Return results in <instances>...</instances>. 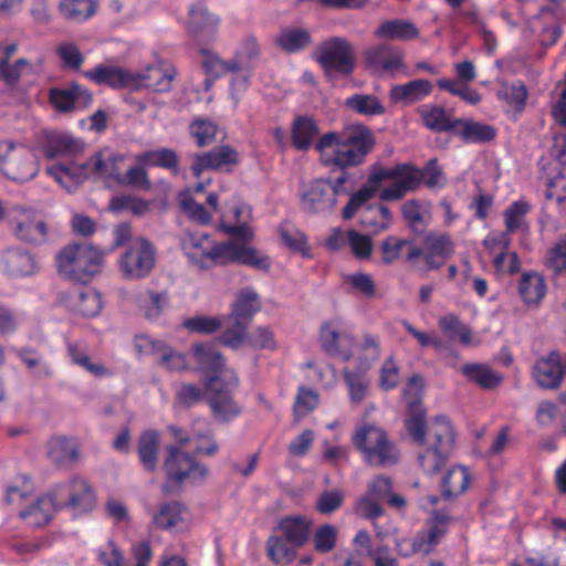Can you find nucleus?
<instances>
[{
	"label": "nucleus",
	"instance_id": "bf43d9fd",
	"mask_svg": "<svg viewBox=\"0 0 566 566\" xmlns=\"http://www.w3.org/2000/svg\"><path fill=\"white\" fill-rule=\"evenodd\" d=\"M510 242L511 240L506 234L501 235L502 251L494 256L493 264L499 272L514 274L520 271L521 263L517 253L509 251Z\"/></svg>",
	"mask_w": 566,
	"mask_h": 566
},
{
	"label": "nucleus",
	"instance_id": "4be33fe9",
	"mask_svg": "<svg viewBox=\"0 0 566 566\" xmlns=\"http://www.w3.org/2000/svg\"><path fill=\"white\" fill-rule=\"evenodd\" d=\"M424 380L416 374L412 375L402 388V398L407 405L406 424H426V409L422 405Z\"/></svg>",
	"mask_w": 566,
	"mask_h": 566
},
{
	"label": "nucleus",
	"instance_id": "7ed1b4c3",
	"mask_svg": "<svg viewBox=\"0 0 566 566\" xmlns=\"http://www.w3.org/2000/svg\"><path fill=\"white\" fill-rule=\"evenodd\" d=\"M342 197L347 198L343 218L349 220L354 217V177L350 172L340 175L333 184L323 179L313 181L302 193V207L312 213L326 212Z\"/></svg>",
	"mask_w": 566,
	"mask_h": 566
},
{
	"label": "nucleus",
	"instance_id": "c9c22d12",
	"mask_svg": "<svg viewBox=\"0 0 566 566\" xmlns=\"http://www.w3.org/2000/svg\"><path fill=\"white\" fill-rule=\"evenodd\" d=\"M453 135L459 136L465 144H483L495 138L496 129L489 124L458 118Z\"/></svg>",
	"mask_w": 566,
	"mask_h": 566
},
{
	"label": "nucleus",
	"instance_id": "49530a36",
	"mask_svg": "<svg viewBox=\"0 0 566 566\" xmlns=\"http://www.w3.org/2000/svg\"><path fill=\"white\" fill-rule=\"evenodd\" d=\"M470 472L467 467H451L442 479V492L448 499L457 497L462 494L469 486Z\"/></svg>",
	"mask_w": 566,
	"mask_h": 566
},
{
	"label": "nucleus",
	"instance_id": "aec40b11",
	"mask_svg": "<svg viewBox=\"0 0 566 566\" xmlns=\"http://www.w3.org/2000/svg\"><path fill=\"white\" fill-rule=\"evenodd\" d=\"M252 220V210L247 203L240 202L221 217V229L224 233L240 240L249 242L253 239L254 232L250 227Z\"/></svg>",
	"mask_w": 566,
	"mask_h": 566
},
{
	"label": "nucleus",
	"instance_id": "052dcab7",
	"mask_svg": "<svg viewBox=\"0 0 566 566\" xmlns=\"http://www.w3.org/2000/svg\"><path fill=\"white\" fill-rule=\"evenodd\" d=\"M531 206L524 200H517L511 203L504 211V222L506 231L504 234L509 237L521 230L525 222V217L530 212Z\"/></svg>",
	"mask_w": 566,
	"mask_h": 566
},
{
	"label": "nucleus",
	"instance_id": "3c124183",
	"mask_svg": "<svg viewBox=\"0 0 566 566\" xmlns=\"http://www.w3.org/2000/svg\"><path fill=\"white\" fill-rule=\"evenodd\" d=\"M277 44L287 53H296L308 46L311 34L305 29L285 28L277 36Z\"/></svg>",
	"mask_w": 566,
	"mask_h": 566
},
{
	"label": "nucleus",
	"instance_id": "9d476101",
	"mask_svg": "<svg viewBox=\"0 0 566 566\" xmlns=\"http://www.w3.org/2000/svg\"><path fill=\"white\" fill-rule=\"evenodd\" d=\"M240 263L255 268L258 270H269L271 266L270 259L255 250L234 241L222 243H213L212 253L210 255L209 268L217 264Z\"/></svg>",
	"mask_w": 566,
	"mask_h": 566
},
{
	"label": "nucleus",
	"instance_id": "8fccbe9b",
	"mask_svg": "<svg viewBox=\"0 0 566 566\" xmlns=\"http://www.w3.org/2000/svg\"><path fill=\"white\" fill-rule=\"evenodd\" d=\"M461 371L470 381L484 389H493L502 381L501 375L483 364H467L462 367Z\"/></svg>",
	"mask_w": 566,
	"mask_h": 566
},
{
	"label": "nucleus",
	"instance_id": "4d7b16f0",
	"mask_svg": "<svg viewBox=\"0 0 566 566\" xmlns=\"http://www.w3.org/2000/svg\"><path fill=\"white\" fill-rule=\"evenodd\" d=\"M109 209L116 213L129 211L134 216L140 217L150 210V202L132 195H120L111 199Z\"/></svg>",
	"mask_w": 566,
	"mask_h": 566
},
{
	"label": "nucleus",
	"instance_id": "e433bc0d",
	"mask_svg": "<svg viewBox=\"0 0 566 566\" xmlns=\"http://www.w3.org/2000/svg\"><path fill=\"white\" fill-rule=\"evenodd\" d=\"M170 428L174 439L180 444V447H185L189 453L192 452L195 454L211 457L219 450L217 442L208 434H196L190 437L188 432L185 431V427Z\"/></svg>",
	"mask_w": 566,
	"mask_h": 566
},
{
	"label": "nucleus",
	"instance_id": "f257e3e1",
	"mask_svg": "<svg viewBox=\"0 0 566 566\" xmlns=\"http://www.w3.org/2000/svg\"><path fill=\"white\" fill-rule=\"evenodd\" d=\"M192 353L213 416L219 421H233L242 412V406L234 399L239 387L237 373L226 366L222 355L211 343L196 344Z\"/></svg>",
	"mask_w": 566,
	"mask_h": 566
},
{
	"label": "nucleus",
	"instance_id": "2f4dec72",
	"mask_svg": "<svg viewBox=\"0 0 566 566\" xmlns=\"http://www.w3.org/2000/svg\"><path fill=\"white\" fill-rule=\"evenodd\" d=\"M214 241L205 233H190L182 240V250L200 269H208Z\"/></svg>",
	"mask_w": 566,
	"mask_h": 566
},
{
	"label": "nucleus",
	"instance_id": "69168bd1",
	"mask_svg": "<svg viewBox=\"0 0 566 566\" xmlns=\"http://www.w3.org/2000/svg\"><path fill=\"white\" fill-rule=\"evenodd\" d=\"M440 329L451 338L458 337L464 345L471 343V329L464 325L457 315L447 314L439 319Z\"/></svg>",
	"mask_w": 566,
	"mask_h": 566
},
{
	"label": "nucleus",
	"instance_id": "f704fd0d",
	"mask_svg": "<svg viewBox=\"0 0 566 566\" xmlns=\"http://www.w3.org/2000/svg\"><path fill=\"white\" fill-rule=\"evenodd\" d=\"M426 128L433 133H452L457 127V119L440 105H423L418 109Z\"/></svg>",
	"mask_w": 566,
	"mask_h": 566
},
{
	"label": "nucleus",
	"instance_id": "72a5a7b5",
	"mask_svg": "<svg viewBox=\"0 0 566 566\" xmlns=\"http://www.w3.org/2000/svg\"><path fill=\"white\" fill-rule=\"evenodd\" d=\"M134 75L136 81L133 88L146 87L155 92H167L171 87L176 71L174 69L151 65L143 72H134Z\"/></svg>",
	"mask_w": 566,
	"mask_h": 566
},
{
	"label": "nucleus",
	"instance_id": "a18cd8bd",
	"mask_svg": "<svg viewBox=\"0 0 566 566\" xmlns=\"http://www.w3.org/2000/svg\"><path fill=\"white\" fill-rule=\"evenodd\" d=\"M203 189L205 184L198 182L193 189H186L179 192L178 202L191 220L200 224H208L211 221V213L191 197L192 192H201Z\"/></svg>",
	"mask_w": 566,
	"mask_h": 566
},
{
	"label": "nucleus",
	"instance_id": "a211bd4d",
	"mask_svg": "<svg viewBox=\"0 0 566 566\" xmlns=\"http://www.w3.org/2000/svg\"><path fill=\"white\" fill-rule=\"evenodd\" d=\"M60 511L55 501L52 489L38 496L19 512V517L27 526L32 528H42L46 526L53 518L54 513Z\"/></svg>",
	"mask_w": 566,
	"mask_h": 566
},
{
	"label": "nucleus",
	"instance_id": "473e14b6",
	"mask_svg": "<svg viewBox=\"0 0 566 566\" xmlns=\"http://www.w3.org/2000/svg\"><path fill=\"white\" fill-rule=\"evenodd\" d=\"M433 85L429 80L417 78L391 86L389 98L392 103L415 104L431 94Z\"/></svg>",
	"mask_w": 566,
	"mask_h": 566
},
{
	"label": "nucleus",
	"instance_id": "423d86ee",
	"mask_svg": "<svg viewBox=\"0 0 566 566\" xmlns=\"http://www.w3.org/2000/svg\"><path fill=\"white\" fill-rule=\"evenodd\" d=\"M321 163L332 170L346 169L354 166V127L347 125L340 130L324 134L315 144Z\"/></svg>",
	"mask_w": 566,
	"mask_h": 566
},
{
	"label": "nucleus",
	"instance_id": "a878e982",
	"mask_svg": "<svg viewBox=\"0 0 566 566\" xmlns=\"http://www.w3.org/2000/svg\"><path fill=\"white\" fill-rule=\"evenodd\" d=\"M6 272L13 277H27L39 271L35 256L21 248L8 249L2 255Z\"/></svg>",
	"mask_w": 566,
	"mask_h": 566
},
{
	"label": "nucleus",
	"instance_id": "0eeeda50",
	"mask_svg": "<svg viewBox=\"0 0 566 566\" xmlns=\"http://www.w3.org/2000/svg\"><path fill=\"white\" fill-rule=\"evenodd\" d=\"M38 155L34 149L10 140L0 143V171L15 182H27L39 174Z\"/></svg>",
	"mask_w": 566,
	"mask_h": 566
},
{
	"label": "nucleus",
	"instance_id": "f8f14e48",
	"mask_svg": "<svg viewBox=\"0 0 566 566\" xmlns=\"http://www.w3.org/2000/svg\"><path fill=\"white\" fill-rule=\"evenodd\" d=\"M9 223L14 235L23 242L43 244L49 239V228L33 209L14 207L8 212Z\"/></svg>",
	"mask_w": 566,
	"mask_h": 566
},
{
	"label": "nucleus",
	"instance_id": "603ef678",
	"mask_svg": "<svg viewBox=\"0 0 566 566\" xmlns=\"http://www.w3.org/2000/svg\"><path fill=\"white\" fill-rule=\"evenodd\" d=\"M135 159L140 166H158L177 171L178 157L176 151L169 148L144 151Z\"/></svg>",
	"mask_w": 566,
	"mask_h": 566
},
{
	"label": "nucleus",
	"instance_id": "bb28decb",
	"mask_svg": "<svg viewBox=\"0 0 566 566\" xmlns=\"http://www.w3.org/2000/svg\"><path fill=\"white\" fill-rule=\"evenodd\" d=\"M219 22V18L210 13L203 2H197L189 9V31L197 40H212Z\"/></svg>",
	"mask_w": 566,
	"mask_h": 566
},
{
	"label": "nucleus",
	"instance_id": "6e6d98bb",
	"mask_svg": "<svg viewBox=\"0 0 566 566\" xmlns=\"http://www.w3.org/2000/svg\"><path fill=\"white\" fill-rule=\"evenodd\" d=\"M60 11L66 19L82 22L95 13L96 2L94 0H62Z\"/></svg>",
	"mask_w": 566,
	"mask_h": 566
},
{
	"label": "nucleus",
	"instance_id": "5701e85b",
	"mask_svg": "<svg viewBox=\"0 0 566 566\" xmlns=\"http://www.w3.org/2000/svg\"><path fill=\"white\" fill-rule=\"evenodd\" d=\"M239 161L238 151L227 145L219 146L212 150L195 156L191 170L195 177L209 169L221 170L234 166Z\"/></svg>",
	"mask_w": 566,
	"mask_h": 566
},
{
	"label": "nucleus",
	"instance_id": "58836bf2",
	"mask_svg": "<svg viewBox=\"0 0 566 566\" xmlns=\"http://www.w3.org/2000/svg\"><path fill=\"white\" fill-rule=\"evenodd\" d=\"M402 217L413 233H422L431 220L430 203L409 199L401 207Z\"/></svg>",
	"mask_w": 566,
	"mask_h": 566
},
{
	"label": "nucleus",
	"instance_id": "09e8293b",
	"mask_svg": "<svg viewBox=\"0 0 566 566\" xmlns=\"http://www.w3.org/2000/svg\"><path fill=\"white\" fill-rule=\"evenodd\" d=\"M159 436L155 430H146L139 438L138 457L147 471H154L158 460Z\"/></svg>",
	"mask_w": 566,
	"mask_h": 566
},
{
	"label": "nucleus",
	"instance_id": "13d9d810",
	"mask_svg": "<svg viewBox=\"0 0 566 566\" xmlns=\"http://www.w3.org/2000/svg\"><path fill=\"white\" fill-rule=\"evenodd\" d=\"M182 509L179 502H166L154 515L153 522L160 530H171L182 521Z\"/></svg>",
	"mask_w": 566,
	"mask_h": 566
},
{
	"label": "nucleus",
	"instance_id": "9b49d317",
	"mask_svg": "<svg viewBox=\"0 0 566 566\" xmlns=\"http://www.w3.org/2000/svg\"><path fill=\"white\" fill-rule=\"evenodd\" d=\"M379 178L392 180V182L380 190L381 201H398L407 193L417 191L420 185V168L412 164H398L391 168H382Z\"/></svg>",
	"mask_w": 566,
	"mask_h": 566
},
{
	"label": "nucleus",
	"instance_id": "f3484780",
	"mask_svg": "<svg viewBox=\"0 0 566 566\" xmlns=\"http://www.w3.org/2000/svg\"><path fill=\"white\" fill-rule=\"evenodd\" d=\"M365 67L373 74L395 77L398 73L405 72V53L395 46L379 45L368 50L364 56Z\"/></svg>",
	"mask_w": 566,
	"mask_h": 566
},
{
	"label": "nucleus",
	"instance_id": "4c0bfd02",
	"mask_svg": "<svg viewBox=\"0 0 566 566\" xmlns=\"http://www.w3.org/2000/svg\"><path fill=\"white\" fill-rule=\"evenodd\" d=\"M78 443L71 438L53 437L48 443V455L59 467H69L78 459Z\"/></svg>",
	"mask_w": 566,
	"mask_h": 566
},
{
	"label": "nucleus",
	"instance_id": "6ab92c4d",
	"mask_svg": "<svg viewBox=\"0 0 566 566\" xmlns=\"http://www.w3.org/2000/svg\"><path fill=\"white\" fill-rule=\"evenodd\" d=\"M124 160V154L116 153L109 148L101 149L86 161L88 176H94L106 182L117 184L122 171L120 164Z\"/></svg>",
	"mask_w": 566,
	"mask_h": 566
},
{
	"label": "nucleus",
	"instance_id": "dca6fc26",
	"mask_svg": "<svg viewBox=\"0 0 566 566\" xmlns=\"http://www.w3.org/2000/svg\"><path fill=\"white\" fill-rule=\"evenodd\" d=\"M165 471L169 482L181 483L185 479L203 480L208 473L205 465L197 462L189 451L170 446L165 461Z\"/></svg>",
	"mask_w": 566,
	"mask_h": 566
},
{
	"label": "nucleus",
	"instance_id": "c85d7f7f",
	"mask_svg": "<svg viewBox=\"0 0 566 566\" xmlns=\"http://www.w3.org/2000/svg\"><path fill=\"white\" fill-rule=\"evenodd\" d=\"M50 102L60 112L84 107L92 102L91 93L77 84L50 90Z\"/></svg>",
	"mask_w": 566,
	"mask_h": 566
},
{
	"label": "nucleus",
	"instance_id": "39448f33",
	"mask_svg": "<svg viewBox=\"0 0 566 566\" xmlns=\"http://www.w3.org/2000/svg\"><path fill=\"white\" fill-rule=\"evenodd\" d=\"M103 253L91 244H71L56 256L60 274L82 283H88L101 271Z\"/></svg>",
	"mask_w": 566,
	"mask_h": 566
},
{
	"label": "nucleus",
	"instance_id": "338daca9",
	"mask_svg": "<svg viewBox=\"0 0 566 566\" xmlns=\"http://www.w3.org/2000/svg\"><path fill=\"white\" fill-rule=\"evenodd\" d=\"M337 535V528L332 524L318 526L312 537L315 552L319 554L331 553L336 547Z\"/></svg>",
	"mask_w": 566,
	"mask_h": 566
},
{
	"label": "nucleus",
	"instance_id": "774afa93",
	"mask_svg": "<svg viewBox=\"0 0 566 566\" xmlns=\"http://www.w3.org/2000/svg\"><path fill=\"white\" fill-rule=\"evenodd\" d=\"M420 185H424L428 189H441L447 185L446 175L437 158H431L420 169Z\"/></svg>",
	"mask_w": 566,
	"mask_h": 566
},
{
	"label": "nucleus",
	"instance_id": "7c9ffc66",
	"mask_svg": "<svg viewBox=\"0 0 566 566\" xmlns=\"http://www.w3.org/2000/svg\"><path fill=\"white\" fill-rule=\"evenodd\" d=\"M381 254L385 263H392L401 256H405L407 262H413L421 258L423 251L413 240L390 235L381 243Z\"/></svg>",
	"mask_w": 566,
	"mask_h": 566
},
{
	"label": "nucleus",
	"instance_id": "de8ad7c7",
	"mask_svg": "<svg viewBox=\"0 0 566 566\" xmlns=\"http://www.w3.org/2000/svg\"><path fill=\"white\" fill-rule=\"evenodd\" d=\"M67 354L73 364L82 367L84 370L95 377H106L111 371L101 363H94L87 355V347L83 342L67 344Z\"/></svg>",
	"mask_w": 566,
	"mask_h": 566
},
{
	"label": "nucleus",
	"instance_id": "5fc2aeb1",
	"mask_svg": "<svg viewBox=\"0 0 566 566\" xmlns=\"http://www.w3.org/2000/svg\"><path fill=\"white\" fill-rule=\"evenodd\" d=\"M199 52L202 56V69L208 76L217 78L237 71V64L232 61H224L217 53L205 48H200Z\"/></svg>",
	"mask_w": 566,
	"mask_h": 566
},
{
	"label": "nucleus",
	"instance_id": "6e6552de",
	"mask_svg": "<svg viewBox=\"0 0 566 566\" xmlns=\"http://www.w3.org/2000/svg\"><path fill=\"white\" fill-rule=\"evenodd\" d=\"M57 509L72 510L76 513H88L96 505L95 491L88 481L82 476H73L52 488Z\"/></svg>",
	"mask_w": 566,
	"mask_h": 566
},
{
	"label": "nucleus",
	"instance_id": "680f3d73",
	"mask_svg": "<svg viewBox=\"0 0 566 566\" xmlns=\"http://www.w3.org/2000/svg\"><path fill=\"white\" fill-rule=\"evenodd\" d=\"M74 307L82 316L94 317L103 307L102 296L96 290L85 289L78 293Z\"/></svg>",
	"mask_w": 566,
	"mask_h": 566
},
{
	"label": "nucleus",
	"instance_id": "864d4df0",
	"mask_svg": "<svg viewBox=\"0 0 566 566\" xmlns=\"http://www.w3.org/2000/svg\"><path fill=\"white\" fill-rule=\"evenodd\" d=\"M138 306L144 311L149 321H156L169 304L167 293L146 291L137 297Z\"/></svg>",
	"mask_w": 566,
	"mask_h": 566
},
{
	"label": "nucleus",
	"instance_id": "b1692460",
	"mask_svg": "<svg viewBox=\"0 0 566 566\" xmlns=\"http://www.w3.org/2000/svg\"><path fill=\"white\" fill-rule=\"evenodd\" d=\"M46 174L67 192L74 191L88 177L86 163L76 164L73 160L48 166Z\"/></svg>",
	"mask_w": 566,
	"mask_h": 566
},
{
	"label": "nucleus",
	"instance_id": "ea45409f",
	"mask_svg": "<svg viewBox=\"0 0 566 566\" xmlns=\"http://www.w3.org/2000/svg\"><path fill=\"white\" fill-rule=\"evenodd\" d=\"M279 235L284 247L291 252L301 254L305 259L313 258L307 237L294 224L287 221L283 222L279 227Z\"/></svg>",
	"mask_w": 566,
	"mask_h": 566
},
{
	"label": "nucleus",
	"instance_id": "ddd939ff",
	"mask_svg": "<svg viewBox=\"0 0 566 566\" xmlns=\"http://www.w3.org/2000/svg\"><path fill=\"white\" fill-rule=\"evenodd\" d=\"M318 342L322 349L329 356L347 361L354 353V338L350 326L339 318L321 326Z\"/></svg>",
	"mask_w": 566,
	"mask_h": 566
},
{
	"label": "nucleus",
	"instance_id": "a19ab883",
	"mask_svg": "<svg viewBox=\"0 0 566 566\" xmlns=\"http://www.w3.org/2000/svg\"><path fill=\"white\" fill-rule=\"evenodd\" d=\"M375 35L381 39L408 41L417 39L419 30L410 21L394 19L382 22L375 31Z\"/></svg>",
	"mask_w": 566,
	"mask_h": 566
},
{
	"label": "nucleus",
	"instance_id": "e2e57ef3",
	"mask_svg": "<svg viewBox=\"0 0 566 566\" xmlns=\"http://www.w3.org/2000/svg\"><path fill=\"white\" fill-rule=\"evenodd\" d=\"M359 218L363 226L381 231L389 227L391 212L387 207L378 205L366 208L360 212Z\"/></svg>",
	"mask_w": 566,
	"mask_h": 566
},
{
	"label": "nucleus",
	"instance_id": "393cba45",
	"mask_svg": "<svg viewBox=\"0 0 566 566\" xmlns=\"http://www.w3.org/2000/svg\"><path fill=\"white\" fill-rule=\"evenodd\" d=\"M563 375L564 367L558 352H551L534 366V378L542 388H558L562 384Z\"/></svg>",
	"mask_w": 566,
	"mask_h": 566
},
{
	"label": "nucleus",
	"instance_id": "79ce46f5",
	"mask_svg": "<svg viewBox=\"0 0 566 566\" xmlns=\"http://www.w3.org/2000/svg\"><path fill=\"white\" fill-rule=\"evenodd\" d=\"M318 126L310 116H297L292 125V143L298 150H307L318 135Z\"/></svg>",
	"mask_w": 566,
	"mask_h": 566
},
{
	"label": "nucleus",
	"instance_id": "c03bdc74",
	"mask_svg": "<svg viewBox=\"0 0 566 566\" xmlns=\"http://www.w3.org/2000/svg\"><path fill=\"white\" fill-rule=\"evenodd\" d=\"M259 310L260 300L255 291L243 289L238 293L228 319H240L248 323Z\"/></svg>",
	"mask_w": 566,
	"mask_h": 566
},
{
	"label": "nucleus",
	"instance_id": "c756f323",
	"mask_svg": "<svg viewBox=\"0 0 566 566\" xmlns=\"http://www.w3.org/2000/svg\"><path fill=\"white\" fill-rule=\"evenodd\" d=\"M84 75L96 84L108 85L116 88H133L136 81L134 72L109 65H97L94 69L86 71Z\"/></svg>",
	"mask_w": 566,
	"mask_h": 566
},
{
	"label": "nucleus",
	"instance_id": "4468645a",
	"mask_svg": "<svg viewBox=\"0 0 566 566\" xmlns=\"http://www.w3.org/2000/svg\"><path fill=\"white\" fill-rule=\"evenodd\" d=\"M363 436L359 449L369 464L386 467L398 462L400 457L398 448L380 430L367 427Z\"/></svg>",
	"mask_w": 566,
	"mask_h": 566
},
{
	"label": "nucleus",
	"instance_id": "20e7f679",
	"mask_svg": "<svg viewBox=\"0 0 566 566\" xmlns=\"http://www.w3.org/2000/svg\"><path fill=\"white\" fill-rule=\"evenodd\" d=\"M409 436L415 443L426 447L418 457L423 472L437 473L452 451L454 442L452 427H409Z\"/></svg>",
	"mask_w": 566,
	"mask_h": 566
},
{
	"label": "nucleus",
	"instance_id": "1a4fd4ad",
	"mask_svg": "<svg viewBox=\"0 0 566 566\" xmlns=\"http://www.w3.org/2000/svg\"><path fill=\"white\" fill-rule=\"evenodd\" d=\"M155 261L156 251L153 243L139 237L130 241L118 260V266L126 279L139 280L151 272Z\"/></svg>",
	"mask_w": 566,
	"mask_h": 566
},
{
	"label": "nucleus",
	"instance_id": "412c9836",
	"mask_svg": "<svg viewBox=\"0 0 566 566\" xmlns=\"http://www.w3.org/2000/svg\"><path fill=\"white\" fill-rule=\"evenodd\" d=\"M421 249L428 269L438 270L453 254L454 242L448 233L429 232Z\"/></svg>",
	"mask_w": 566,
	"mask_h": 566
},
{
	"label": "nucleus",
	"instance_id": "37998d69",
	"mask_svg": "<svg viewBox=\"0 0 566 566\" xmlns=\"http://www.w3.org/2000/svg\"><path fill=\"white\" fill-rule=\"evenodd\" d=\"M518 292L526 305H538L546 294V284L542 275L526 272L522 275Z\"/></svg>",
	"mask_w": 566,
	"mask_h": 566
},
{
	"label": "nucleus",
	"instance_id": "2eb2a0df",
	"mask_svg": "<svg viewBox=\"0 0 566 566\" xmlns=\"http://www.w3.org/2000/svg\"><path fill=\"white\" fill-rule=\"evenodd\" d=\"M314 59L326 72L350 73L354 63L352 45L342 38H331L322 42L313 52Z\"/></svg>",
	"mask_w": 566,
	"mask_h": 566
},
{
	"label": "nucleus",
	"instance_id": "f03ea898",
	"mask_svg": "<svg viewBox=\"0 0 566 566\" xmlns=\"http://www.w3.org/2000/svg\"><path fill=\"white\" fill-rule=\"evenodd\" d=\"M313 520L306 515H286L277 520L274 534L265 542L268 558L276 565H290L311 538Z\"/></svg>",
	"mask_w": 566,
	"mask_h": 566
},
{
	"label": "nucleus",
	"instance_id": "0e129e2a",
	"mask_svg": "<svg viewBox=\"0 0 566 566\" xmlns=\"http://www.w3.org/2000/svg\"><path fill=\"white\" fill-rule=\"evenodd\" d=\"M35 72V65L27 59H19L14 63L0 60V77L8 84L17 83L23 74Z\"/></svg>",
	"mask_w": 566,
	"mask_h": 566
},
{
	"label": "nucleus",
	"instance_id": "cd10ccee",
	"mask_svg": "<svg viewBox=\"0 0 566 566\" xmlns=\"http://www.w3.org/2000/svg\"><path fill=\"white\" fill-rule=\"evenodd\" d=\"M78 143L70 134L61 132H45L42 144L34 149L40 151L46 159L70 157L78 150Z\"/></svg>",
	"mask_w": 566,
	"mask_h": 566
}]
</instances>
